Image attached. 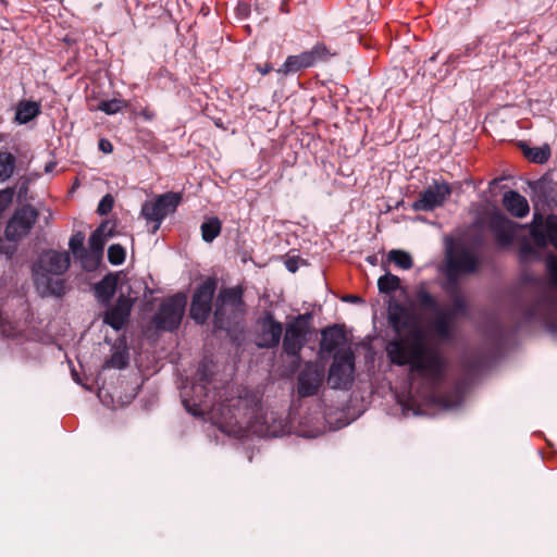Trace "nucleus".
<instances>
[{
  "label": "nucleus",
  "mask_w": 557,
  "mask_h": 557,
  "mask_svg": "<svg viewBox=\"0 0 557 557\" xmlns=\"http://www.w3.org/2000/svg\"><path fill=\"white\" fill-rule=\"evenodd\" d=\"M519 148L522 151L523 156L529 161L537 163V164L546 163L550 157V148L548 145L531 148L528 146L527 143L520 141Z\"/></svg>",
  "instance_id": "nucleus-28"
},
{
  "label": "nucleus",
  "mask_w": 557,
  "mask_h": 557,
  "mask_svg": "<svg viewBox=\"0 0 557 557\" xmlns=\"http://www.w3.org/2000/svg\"><path fill=\"white\" fill-rule=\"evenodd\" d=\"M413 300L420 310L426 312H440V304L437 298L432 295L425 283H420L413 292Z\"/></svg>",
  "instance_id": "nucleus-23"
},
{
  "label": "nucleus",
  "mask_w": 557,
  "mask_h": 557,
  "mask_svg": "<svg viewBox=\"0 0 557 557\" xmlns=\"http://www.w3.org/2000/svg\"><path fill=\"white\" fill-rule=\"evenodd\" d=\"M346 341V335L342 326L334 324L324 329L321 333L320 348L325 352L335 351Z\"/></svg>",
  "instance_id": "nucleus-21"
},
{
  "label": "nucleus",
  "mask_w": 557,
  "mask_h": 557,
  "mask_svg": "<svg viewBox=\"0 0 557 557\" xmlns=\"http://www.w3.org/2000/svg\"><path fill=\"white\" fill-rule=\"evenodd\" d=\"M259 332L257 334L256 345L261 349H273L280 345L283 325L276 321L271 311H263L258 319Z\"/></svg>",
  "instance_id": "nucleus-15"
},
{
  "label": "nucleus",
  "mask_w": 557,
  "mask_h": 557,
  "mask_svg": "<svg viewBox=\"0 0 557 557\" xmlns=\"http://www.w3.org/2000/svg\"><path fill=\"white\" fill-rule=\"evenodd\" d=\"M128 352L126 350H115L110 358L104 361L103 369H123L128 364Z\"/></svg>",
  "instance_id": "nucleus-36"
},
{
  "label": "nucleus",
  "mask_w": 557,
  "mask_h": 557,
  "mask_svg": "<svg viewBox=\"0 0 557 557\" xmlns=\"http://www.w3.org/2000/svg\"><path fill=\"white\" fill-rule=\"evenodd\" d=\"M503 206L516 218H524L529 214L530 207L525 197L516 190H508L504 194Z\"/></svg>",
  "instance_id": "nucleus-20"
},
{
  "label": "nucleus",
  "mask_w": 557,
  "mask_h": 557,
  "mask_svg": "<svg viewBox=\"0 0 557 557\" xmlns=\"http://www.w3.org/2000/svg\"><path fill=\"white\" fill-rule=\"evenodd\" d=\"M183 403H184V405H185L186 409H187L189 412H191L194 416H197V414L199 413V412H198V410H197V408L191 409V407H190V405H189V401H188L187 399H185Z\"/></svg>",
  "instance_id": "nucleus-52"
},
{
  "label": "nucleus",
  "mask_w": 557,
  "mask_h": 557,
  "mask_svg": "<svg viewBox=\"0 0 557 557\" xmlns=\"http://www.w3.org/2000/svg\"><path fill=\"white\" fill-rule=\"evenodd\" d=\"M529 187L540 199H546L553 193V181L545 174L536 181L529 182Z\"/></svg>",
  "instance_id": "nucleus-31"
},
{
  "label": "nucleus",
  "mask_w": 557,
  "mask_h": 557,
  "mask_svg": "<svg viewBox=\"0 0 557 557\" xmlns=\"http://www.w3.org/2000/svg\"><path fill=\"white\" fill-rule=\"evenodd\" d=\"M126 251L120 244H113L108 249V260L113 265H120L125 261Z\"/></svg>",
  "instance_id": "nucleus-38"
},
{
  "label": "nucleus",
  "mask_w": 557,
  "mask_h": 557,
  "mask_svg": "<svg viewBox=\"0 0 557 557\" xmlns=\"http://www.w3.org/2000/svg\"><path fill=\"white\" fill-rule=\"evenodd\" d=\"M70 267V255L67 252L49 251L40 257L34 269L40 273H47L55 276L64 274Z\"/></svg>",
  "instance_id": "nucleus-18"
},
{
  "label": "nucleus",
  "mask_w": 557,
  "mask_h": 557,
  "mask_svg": "<svg viewBox=\"0 0 557 557\" xmlns=\"http://www.w3.org/2000/svg\"><path fill=\"white\" fill-rule=\"evenodd\" d=\"M446 283L444 285V290L447 293V295L453 294H460L461 288L459 286V276L462 275V273L449 269V267H446Z\"/></svg>",
  "instance_id": "nucleus-35"
},
{
  "label": "nucleus",
  "mask_w": 557,
  "mask_h": 557,
  "mask_svg": "<svg viewBox=\"0 0 557 557\" xmlns=\"http://www.w3.org/2000/svg\"><path fill=\"white\" fill-rule=\"evenodd\" d=\"M367 261L370 262L372 265H375L377 262V258H376V256H369L367 258Z\"/></svg>",
  "instance_id": "nucleus-54"
},
{
  "label": "nucleus",
  "mask_w": 557,
  "mask_h": 557,
  "mask_svg": "<svg viewBox=\"0 0 557 557\" xmlns=\"http://www.w3.org/2000/svg\"><path fill=\"white\" fill-rule=\"evenodd\" d=\"M99 149L104 153H110L113 150V146L108 139L101 138L99 140Z\"/></svg>",
  "instance_id": "nucleus-45"
},
{
  "label": "nucleus",
  "mask_w": 557,
  "mask_h": 557,
  "mask_svg": "<svg viewBox=\"0 0 557 557\" xmlns=\"http://www.w3.org/2000/svg\"><path fill=\"white\" fill-rule=\"evenodd\" d=\"M458 59H459L458 54H449V57L447 58L445 63L448 65H454Z\"/></svg>",
  "instance_id": "nucleus-50"
},
{
  "label": "nucleus",
  "mask_w": 557,
  "mask_h": 557,
  "mask_svg": "<svg viewBox=\"0 0 557 557\" xmlns=\"http://www.w3.org/2000/svg\"><path fill=\"white\" fill-rule=\"evenodd\" d=\"M445 257L446 267L462 274L475 273L481 264L476 252L462 242L450 243Z\"/></svg>",
  "instance_id": "nucleus-11"
},
{
  "label": "nucleus",
  "mask_w": 557,
  "mask_h": 557,
  "mask_svg": "<svg viewBox=\"0 0 557 557\" xmlns=\"http://www.w3.org/2000/svg\"><path fill=\"white\" fill-rule=\"evenodd\" d=\"M515 223L502 212H494L488 219V228L499 247H509L515 238Z\"/></svg>",
  "instance_id": "nucleus-17"
},
{
  "label": "nucleus",
  "mask_w": 557,
  "mask_h": 557,
  "mask_svg": "<svg viewBox=\"0 0 557 557\" xmlns=\"http://www.w3.org/2000/svg\"><path fill=\"white\" fill-rule=\"evenodd\" d=\"M355 355L348 349L336 351L329 369L327 383L334 389H349L354 382Z\"/></svg>",
  "instance_id": "nucleus-9"
},
{
  "label": "nucleus",
  "mask_w": 557,
  "mask_h": 557,
  "mask_svg": "<svg viewBox=\"0 0 557 557\" xmlns=\"http://www.w3.org/2000/svg\"><path fill=\"white\" fill-rule=\"evenodd\" d=\"M85 235L82 232H77L73 234L69 242V247L74 255V257L82 262V267L90 271L89 258L91 253H89L88 249L84 247Z\"/></svg>",
  "instance_id": "nucleus-25"
},
{
  "label": "nucleus",
  "mask_w": 557,
  "mask_h": 557,
  "mask_svg": "<svg viewBox=\"0 0 557 557\" xmlns=\"http://www.w3.org/2000/svg\"><path fill=\"white\" fill-rule=\"evenodd\" d=\"M555 336H557V334H554Z\"/></svg>",
  "instance_id": "nucleus-56"
},
{
  "label": "nucleus",
  "mask_w": 557,
  "mask_h": 557,
  "mask_svg": "<svg viewBox=\"0 0 557 557\" xmlns=\"http://www.w3.org/2000/svg\"><path fill=\"white\" fill-rule=\"evenodd\" d=\"M323 380V369L314 363H307L297 379V393L299 397L307 398L317 395Z\"/></svg>",
  "instance_id": "nucleus-16"
},
{
  "label": "nucleus",
  "mask_w": 557,
  "mask_h": 557,
  "mask_svg": "<svg viewBox=\"0 0 557 557\" xmlns=\"http://www.w3.org/2000/svg\"><path fill=\"white\" fill-rule=\"evenodd\" d=\"M183 196L181 193L168 191L159 195L154 200L145 201L141 206V215L154 223L152 233H156L166 215L174 213L181 205Z\"/></svg>",
  "instance_id": "nucleus-7"
},
{
  "label": "nucleus",
  "mask_w": 557,
  "mask_h": 557,
  "mask_svg": "<svg viewBox=\"0 0 557 557\" xmlns=\"http://www.w3.org/2000/svg\"><path fill=\"white\" fill-rule=\"evenodd\" d=\"M307 5V0H294V7L295 8H299V7H306Z\"/></svg>",
  "instance_id": "nucleus-53"
},
{
  "label": "nucleus",
  "mask_w": 557,
  "mask_h": 557,
  "mask_svg": "<svg viewBox=\"0 0 557 557\" xmlns=\"http://www.w3.org/2000/svg\"><path fill=\"white\" fill-rule=\"evenodd\" d=\"M388 321L396 334L386 345L389 361L399 367L410 366L411 371L437 384L446 372V361L441 354L426 346L425 333L414 315L403 305H395Z\"/></svg>",
  "instance_id": "nucleus-1"
},
{
  "label": "nucleus",
  "mask_w": 557,
  "mask_h": 557,
  "mask_svg": "<svg viewBox=\"0 0 557 557\" xmlns=\"http://www.w3.org/2000/svg\"><path fill=\"white\" fill-rule=\"evenodd\" d=\"M244 288L240 285L222 288L215 299L213 326L230 332L245 314Z\"/></svg>",
  "instance_id": "nucleus-4"
},
{
  "label": "nucleus",
  "mask_w": 557,
  "mask_h": 557,
  "mask_svg": "<svg viewBox=\"0 0 557 557\" xmlns=\"http://www.w3.org/2000/svg\"><path fill=\"white\" fill-rule=\"evenodd\" d=\"M292 4L294 5V0H282V2L280 4V12L283 14L290 13Z\"/></svg>",
  "instance_id": "nucleus-44"
},
{
  "label": "nucleus",
  "mask_w": 557,
  "mask_h": 557,
  "mask_svg": "<svg viewBox=\"0 0 557 557\" xmlns=\"http://www.w3.org/2000/svg\"><path fill=\"white\" fill-rule=\"evenodd\" d=\"M38 216V210L32 205L17 208L7 223L4 235L9 239L22 240L30 233Z\"/></svg>",
  "instance_id": "nucleus-12"
},
{
  "label": "nucleus",
  "mask_w": 557,
  "mask_h": 557,
  "mask_svg": "<svg viewBox=\"0 0 557 557\" xmlns=\"http://www.w3.org/2000/svg\"><path fill=\"white\" fill-rule=\"evenodd\" d=\"M230 421L221 426L223 432L239 433L245 428L263 437H277L286 432L285 420L275 411L264 409L258 392L244 389L230 406Z\"/></svg>",
  "instance_id": "nucleus-3"
},
{
  "label": "nucleus",
  "mask_w": 557,
  "mask_h": 557,
  "mask_svg": "<svg viewBox=\"0 0 557 557\" xmlns=\"http://www.w3.org/2000/svg\"><path fill=\"white\" fill-rule=\"evenodd\" d=\"M286 267L290 272H295L297 270L296 262L290 259L286 262Z\"/></svg>",
  "instance_id": "nucleus-51"
},
{
  "label": "nucleus",
  "mask_w": 557,
  "mask_h": 557,
  "mask_svg": "<svg viewBox=\"0 0 557 557\" xmlns=\"http://www.w3.org/2000/svg\"><path fill=\"white\" fill-rule=\"evenodd\" d=\"M530 235L539 247L547 243L557 249V216L549 214L543 218L534 213ZM550 285L557 288V257L550 256L546 262ZM523 318L527 322H539L547 332L557 334V290L549 288L539 292L525 307Z\"/></svg>",
  "instance_id": "nucleus-2"
},
{
  "label": "nucleus",
  "mask_w": 557,
  "mask_h": 557,
  "mask_svg": "<svg viewBox=\"0 0 557 557\" xmlns=\"http://www.w3.org/2000/svg\"><path fill=\"white\" fill-rule=\"evenodd\" d=\"M0 334L4 337H15L17 335V329L15 323L10 321L3 315L0 310Z\"/></svg>",
  "instance_id": "nucleus-40"
},
{
  "label": "nucleus",
  "mask_w": 557,
  "mask_h": 557,
  "mask_svg": "<svg viewBox=\"0 0 557 557\" xmlns=\"http://www.w3.org/2000/svg\"><path fill=\"white\" fill-rule=\"evenodd\" d=\"M41 113L40 104L35 101L23 100L17 104L15 121L20 124H26Z\"/></svg>",
  "instance_id": "nucleus-27"
},
{
  "label": "nucleus",
  "mask_w": 557,
  "mask_h": 557,
  "mask_svg": "<svg viewBox=\"0 0 557 557\" xmlns=\"http://www.w3.org/2000/svg\"><path fill=\"white\" fill-rule=\"evenodd\" d=\"M532 252H533V248L528 243H524L523 245H521V247H520L521 256L529 255Z\"/></svg>",
  "instance_id": "nucleus-49"
},
{
  "label": "nucleus",
  "mask_w": 557,
  "mask_h": 557,
  "mask_svg": "<svg viewBox=\"0 0 557 557\" xmlns=\"http://www.w3.org/2000/svg\"><path fill=\"white\" fill-rule=\"evenodd\" d=\"M387 261L393 262L401 270H409L413 267L411 256L407 251L400 249L391 250L387 255Z\"/></svg>",
  "instance_id": "nucleus-33"
},
{
  "label": "nucleus",
  "mask_w": 557,
  "mask_h": 557,
  "mask_svg": "<svg viewBox=\"0 0 557 557\" xmlns=\"http://www.w3.org/2000/svg\"><path fill=\"white\" fill-rule=\"evenodd\" d=\"M332 57L329 48L318 42L310 50L304 51L299 54L288 55L285 62L276 70L277 74L287 76L295 74L301 70L312 67L319 62H325Z\"/></svg>",
  "instance_id": "nucleus-8"
},
{
  "label": "nucleus",
  "mask_w": 557,
  "mask_h": 557,
  "mask_svg": "<svg viewBox=\"0 0 557 557\" xmlns=\"http://www.w3.org/2000/svg\"><path fill=\"white\" fill-rule=\"evenodd\" d=\"M128 103L122 99H111V100H102L98 104V109L106 114H115L120 112L123 108H126Z\"/></svg>",
  "instance_id": "nucleus-37"
},
{
  "label": "nucleus",
  "mask_w": 557,
  "mask_h": 557,
  "mask_svg": "<svg viewBox=\"0 0 557 557\" xmlns=\"http://www.w3.org/2000/svg\"><path fill=\"white\" fill-rule=\"evenodd\" d=\"M436 314V318L434 319L432 325L435 331V333L442 338V339H450L454 335V322L455 319H453L448 313L440 309V312H434Z\"/></svg>",
  "instance_id": "nucleus-26"
},
{
  "label": "nucleus",
  "mask_w": 557,
  "mask_h": 557,
  "mask_svg": "<svg viewBox=\"0 0 557 557\" xmlns=\"http://www.w3.org/2000/svg\"><path fill=\"white\" fill-rule=\"evenodd\" d=\"M16 158L13 153L0 152V182L9 180L15 170Z\"/></svg>",
  "instance_id": "nucleus-32"
},
{
  "label": "nucleus",
  "mask_w": 557,
  "mask_h": 557,
  "mask_svg": "<svg viewBox=\"0 0 557 557\" xmlns=\"http://www.w3.org/2000/svg\"><path fill=\"white\" fill-rule=\"evenodd\" d=\"M312 323V313L298 314L287 322L283 336V350L292 358H300L302 348L308 342Z\"/></svg>",
  "instance_id": "nucleus-6"
},
{
  "label": "nucleus",
  "mask_w": 557,
  "mask_h": 557,
  "mask_svg": "<svg viewBox=\"0 0 557 557\" xmlns=\"http://www.w3.org/2000/svg\"><path fill=\"white\" fill-rule=\"evenodd\" d=\"M272 70H273V66L271 65V63H265V64H263V65H260V64H258V65H257V71H258L261 75H267V74H269Z\"/></svg>",
  "instance_id": "nucleus-46"
},
{
  "label": "nucleus",
  "mask_w": 557,
  "mask_h": 557,
  "mask_svg": "<svg viewBox=\"0 0 557 557\" xmlns=\"http://www.w3.org/2000/svg\"><path fill=\"white\" fill-rule=\"evenodd\" d=\"M13 191L11 189H4L0 191V213H2L9 203L12 201Z\"/></svg>",
  "instance_id": "nucleus-42"
},
{
  "label": "nucleus",
  "mask_w": 557,
  "mask_h": 557,
  "mask_svg": "<svg viewBox=\"0 0 557 557\" xmlns=\"http://www.w3.org/2000/svg\"><path fill=\"white\" fill-rule=\"evenodd\" d=\"M187 305V297L182 293L164 298L152 317V324L158 331L174 332L182 323Z\"/></svg>",
  "instance_id": "nucleus-5"
},
{
  "label": "nucleus",
  "mask_w": 557,
  "mask_h": 557,
  "mask_svg": "<svg viewBox=\"0 0 557 557\" xmlns=\"http://www.w3.org/2000/svg\"><path fill=\"white\" fill-rule=\"evenodd\" d=\"M137 295L132 297V288L126 294L121 293L114 305L107 306L103 313V323L115 331H121L129 321L131 312Z\"/></svg>",
  "instance_id": "nucleus-14"
},
{
  "label": "nucleus",
  "mask_w": 557,
  "mask_h": 557,
  "mask_svg": "<svg viewBox=\"0 0 557 557\" xmlns=\"http://www.w3.org/2000/svg\"><path fill=\"white\" fill-rule=\"evenodd\" d=\"M119 273H108L94 286L95 296L102 306H109L116 293Z\"/></svg>",
  "instance_id": "nucleus-19"
},
{
  "label": "nucleus",
  "mask_w": 557,
  "mask_h": 557,
  "mask_svg": "<svg viewBox=\"0 0 557 557\" xmlns=\"http://www.w3.org/2000/svg\"><path fill=\"white\" fill-rule=\"evenodd\" d=\"M114 199L112 195H104L98 203L97 212L100 215H107L113 208Z\"/></svg>",
  "instance_id": "nucleus-41"
},
{
  "label": "nucleus",
  "mask_w": 557,
  "mask_h": 557,
  "mask_svg": "<svg viewBox=\"0 0 557 557\" xmlns=\"http://www.w3.org/2000/svg\"><path fill=\"white\" fill-rule=\"evenodd\" d=\"M400 286V278L392 273H386L377 280V288L382 294H391Z\"/></svg>",
  "instance_id": "nucleus-34"
},
{
  "label": "nucleus",
  "mask_w": 557,
  "mask_h": 557,
  "mask_svg": "<svg viewBox=\"0 0 557 557\" xmlns=\"http://www.w3.org/2000/svg\"><path fill=\"white\" fill-rule=\"evenodd\" d=\"M216 285L214 277H208L196 287L191 297L189 315L197 324L202 325L209 319Z\"/></svg>",
  "instance_id": "nucleus-10"
},
{
  "label": "nucleus",
  "mask_w": 557,
  "mask_h": 557,
  "mask_svg": "<svg viewBox=\"0 0 557 557\" xmlns=\"http://www.w3.org/2000/svg\"><path fill=\"white\" fill-rule=\"evenodd\" d=\"M17 242L15 239H9L5 235L4 238L0 237V256H5L7 259H11L17 250Z\"/></svg>",
  "instance_id": "nucleus-39"
},
{
  "label": "nucleus",
  "mask_w": 557,
  "mask_h": 557,
  "mask_svg": "<svg viewBox=\"0 0 557 557\" xmlns=\"http://www.w3.org/2000/svg\"><path fill=\"white\" fill-rule=\"evenodd\" d=\"M451 186L445 181L434 180L423 191L419 194L418 199L411 205L413 211H433L443 207L451 195Z\"/></svg>",
  "instance_id": "nucleus-13"
},
{
  "label": "nucleus",
  "mask_w": 557,
  "mask_h": 557,
  "mask_svg": "<svg viewBox=\"0 0 557 557\" xmlns=\"http://www.w3.org/2000/svg\"><path fill=\"white\" fill-rule=\"evenodd\" d=\"M209 381H208V376H207L206 372L201 371L199 373V381H198V383L193 386L194 393L196 394L198 392H201V393L203 392L206 394V384Z\"/></svg>",
  "instance_id": "nucleus-43"
},
{
  "label": "nucleus",
  "mask_w": 557,
  "mask_h": 557,
  "mask_svg": "<svg viewBox=\"0 0 557 557\" xmlns=\"http://www.w3.org/2000/svg\"><path fill=\"white\" fill-rule=\"evenodd\" d=\"M436 58H437V54H434L433 57L430 58V61L434 62L436 60Z\"/></svg>",
  "instance_id": "nucleus-55"
},
{
  "label": "nucleus",
  "mask_w": 557,
  "mask_h": 557,
  "mask_svg": "<svg viewBox=\"0 0 557 557\" xmlns=\"http://www.w3.org/2000/svg\"><path fill=\"white\" fill-rule=\"evenodd\" d=\"M449 299L451 301V306L447 311H445L446 313L455 320L458 318L469 317V302L462 293L449 295Z\"/></svg>",
  "instance_id": "nucleus-29"
},
{
  "label": "nucleus",
  "mask_w": 557,
  "mask_h": 557,
  "mask_svg": "<svg viewBox=\"0 0 557 557\" xmlns=\"http://www.w3.org/2000/svg\"><path fill=\"white\" fill-rule=\"evenodd\" d=\"M237 11H238V13H239L242 16L246 17V16H248V14H249V12H250V8H249V5H248V4H246V3H239V4L237 5Z\"/></svg>",
  "instance_id": "nucleus-48"
},
{
  "label": "nucleus",
  "mask_w": 557,
  "mask_h": 557,
  "mask_svg": "<svg viewBox=\"0 0 557 557\" xmlns=\"http://www.w3.org/2000/svg\"><path fill=\"white\" fill-rule=\"evenodd\" d=\"M139 115H141L146 121H151L154 119L156 114L153 111H151L150 109L148 108H145L143 109L140 112H139Z\"/></svg>",
  "instance_id": "nucleus-47"
},
{
  "label": "nucleus",
  "mask_w": 557,
  "mask_h": 557,
  "mask_svg": "<svg viewBox=\"0 0 557 557\" xmlns=\"http://www.w3.org/2000/svg\"><path fill=\"white\" fill-rule=\"evenodd\" d=\"M35 282L45 289L46 295L61 297L65 294V280L51 274L35 272Z\"/></svg>",
  "instance_id": "nucleus-22"
},
{
  "label": "nucleus",
  "mask_w": 557,
  "mask_h": 557,
  "mask_svg": "<svg viewBox=\"0 0 557 557\" xmlns=\"http://www.w3.org/2000/svg\"><path fill=\"white\" fill-rule=\"evenodd\" d=\"M201 237L206 243L213 242L222 231V222L218 216L208 218L200 226Z\"/></svg>",
  "instance_id": "nucleus-30"
},
{
  "label": "nucleus",
  "mask_w": 557,
  "mask_h": 557,
  "mask_svg": "<svg viewBox=\"0 0 557 557\" xmlns=\"http://www.w3.org/2000/svg\"><path fill=\"white\" fill-rule=\"evenodd\" d=\"M106 223H102L99 227H97L90 235L88 245H89V253H91V257L89 258V264H90V271L94 270L99 259L102 256L103 247L106 244L104 240V228Z\"/></svg>",
  "instance_id": "nucleus-24"
}]
</instances>
